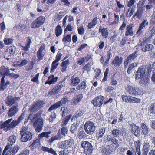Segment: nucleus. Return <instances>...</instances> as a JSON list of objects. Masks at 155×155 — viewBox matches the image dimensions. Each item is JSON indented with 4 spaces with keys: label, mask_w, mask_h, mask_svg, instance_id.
I'll return each instance as SVG.
<instances>
[{
    "label": "nucleus",
    "mask_w": 155,
    "mask_h": 155,
    "mask_svg": "<svg viewBox=\"0 0 155 155\" xmlns=\"http://www.w3.org/2000/svg\"><path fill=\"white\" fill-rule=\"evenodd\" d=\"M15 141V136H9L8 145L4 148L2 155H15L18 151L19 149L18 146L15 145L13 147H11Z\"/></svg>",
    "instance_id": "f257e3e1"
},
{
    "label": "nucleus",
    "mask_w": 155,
    "mask_h": 155,
    "mask_svg": "<svg viewBox=\"0 0 155 155\" xmlns=\"http://www.w3.org/2000/svg\"><path fill=\"white\" fill-rule=\"evenodd\" d=\"M69 100L68 97L65 96L59 101L54 104L53 105L51 106L48 109V111L51 112L52 110H56L59 108L61 106H63L68 103Z\"/></svg>",
    "instance_id": "f03ea898"
},
{
    "label": "nucleus",
    "mask_w": 155,
    "mask_h": 155,
    "mask_svg": "<svg viewBox=\"0 0 155 155\" xmlns=\"http://www.w3.org/2000/svg\"><path fill=\"white\" fill-rule=\"evenodd\" d=\"M81 146L84 149V153L86 155H91L93 150L92 144L88 141H84Z\"/></svg>",
    "instance_id": "7ed1b4c3"
},
{
    "label": "nucleus",
    "mask_w": 155,
    "mask_h": 155,
    "mask_svg": "<svg viewBox=\"0 0 155 155\" xmlns=\"http://www.w3.org/2000/svg\"><path fill=\"white\" fill-rule=\"evenodd\" d=\"M126 89L129 94L133 96H137L141 94L140 89L137 87L127 84Z\"/></svg>",
    "instance_id": "20e7f679"
},
{
    "label": "nucleus",
    "mask_w": 155,
    "mask_h": 155,
    "mask_svg": "<svg viewBox=\"0 0 155 155\" xmlns=\"http://www.w3.org/2000/svg\"><path fill=\"white\" fill-rule=\"evenodd\" d=\"M149 23L148 21L146 19H145L139 24L138 30L136 33L137 37L141 35L143 33L144 29L148 26Z\"/></svg>",
    "instance_id": "39448f33"
},
{
    "label": "nucleus",
    "mask_w": 155,
    "mask_h": 155,
    "mask_svg": "<svg viewBox=\"0 0 155 155\" xmlns=\"http://www.w3.org/2000/svg\"><path fill=\"white\" fill-rule=\"evenodd\" d=\"M96 127L92 121H87L84 125V129L85 131L88 134H92L95 130Z\"/></svg>",
    "instance_id": "423d86ee"
},
{
    "label": "nucleus",
    "mask_w": 155,
    "mask_h": 155,
    "mask_svg": "<svg viewBox=\"0 0 155 155\" xmlns=\"http://www.w3.org/2000/svg\"><path fill=\"white\" fill-rule=\"evenodd\" d=\"M74 144V142L73 140L72 139H70L58 143V146L59 148L63 149H66L71 147Z\"/></svg>",
    "instance_id": "0eeeda50"
},
{
    "label": "nucleus",
    "mask_w": 155,
    "mask_h": 155,
    "mask_svg": "<svg viewBox=\"0 0 155 155\" xmlns=\"http://www.w3.org/2000/svg\"><path fill=\"white\" fill-rule=\"evenodd\" d=\"M45 17L43 16H40L35 20L31 24L32 28H36L40 27L43 25L45 21Z\"/></svg>",
    "instance_id": "6e6552de"
},
{
    "label": "nucleus",
    "mask_w": 155,
    "mask_h": 155,
    "mask_svg": "<svg viewBox=\"0 0 155 155\" xmlns=\"http://www.w3.org/2000/svg\"><path fill=\"white\" fill-rule=\"evenodd\" d=\"M44 104L43 101L38 100L31 105L29 110L31 112H35V111H37L42 107Z\"/></svg>",
    "instance_id": "1a4fd4ad"
},
{
    "label": "nucleus",
    "mask_w": 155,
    "mask_h": 155,
    "mask_svg": "<svg viewBox=\"0 0 155 155\" xmlns=\"http://www.w3.org/2000/svg\"><path fill=\"white\" fill-rule=\"evenodd\" d=\"M43 125V119L41 117L38 119L34 123V126L35 127L36 132H40L42 129Z\"/></svg>",
    "instance_id": "9d476101"
},
{
    "label": "nucleus",
    "mask_w": 155,
    "mask_h": 155,
    "mask_svg": "<svg viewBox=\"0 0 155 155\" xmlns=\"http://www.w3.org/2000/svg\"><path fill=\"white\" fill-rule=\"evenodd\" d=\"M20 97H15L12 95H8L5 99V103L7 106H11L14 103L17 104L15 101L19 100Z\"/></svg>",
    "instance_id": "9b49d317"
},
{
    "label": "nucleus",
    "mask_w": 155,
    "mask_h": 155,
    "mask_svg": "<svg viewBox=\"0 0 155 155\" xmlns=\"http://www.w3.org/2000/svg\"><path fill=\"white\" fill-rule=\"evenodd\" d=\"M104 97L101 95L98 96L92 100L91 103L96 107H101L104 103Z\"/></svg>",
    "instance_id": "f8f14e48"
},
{
    "label": "nucleus",
    "mask_w": 155,
    "mask_h": 155,
    "mask_svg": "<svg viewBox=\"0 0 155 155\" xmlns=\"http://www.w3.org/2000/svg\"><path fill=\"white\" fill-rule=\"evenodd\" d=\"M146 67H139L135 73V78L136 80H139L145 75Z\"/></svg>",
    "instance_id": "ddd939ff"
},
{
    "label": "nucleus",
    "mask_w": 155,
    "mask_h": 155,
    "mask_svg": "<svg viewBox=\"0 0 155 155\" xmlns=\"http://www.w3.org/2000/svg\"><path fill=\"white\" fill-rule=\"evenodd\" d=\"M83 97V95L82 93L76 95L72 100L71 104L75 106L77 105L80 102Z\"/></svg>",
    "instance_id": "4468645a"
},
{
    "label": "nucleus",
    "mask_w": 155,
    "mask_h": 155,
    "mask_svg": "<svg viewBox=\"0 0 155 155\" xmlns=\"http://www.w3.org/2000/svg\"><path fill=\"white\" fill-rule=\"evenodd\" d=\"M18 111V104H16V105L12 106L10 108L8 112V117H11L15 116Z\"/></svg>",
    "instance_id": "2eb2a0df"
},
{
    "label": "nucleus",
    "mask_w": 155,
    "mask_h": 155,
    "mask_svg": "<svg viewBox=\"0 0 155 155\" xmlns=\"http://www.w3.org/2000/svg\"><path fill=\"white\" fill-rule=\"evenodd\" d=\"M12 120V118L9 119L3 123L0 122V129H3L4 130H8L10 129L9 123Z\"/></svg>",
    "instance_id": "dca6fc26"
},
{
    "label": "nucleus",
    "mask_w": 155,
    "mask_h": 155,
    "mask_svg": "<svg viewBox=\"0 0 155 155\" xmlns=\"http://www.w3.org/2000/svg\"><path fill=\"white\" fill-rule=\"evenodd\" d=\"M10 82L8 81L5 82V77L2 76L1 80V83H0V91H3L8 86Z\"/></svg>",
    "instance_id": "f3484780"
},
{
    "label": "nucleus",
    "mask_w": 155,
    "mask_h": 155,
    "mask_svg": "<svg viewBox=\"0 0 155 155\" xmlns=\"http://www.w3.org/2000/svg\"><path fill=\"white\" fill-rule=\"evenodd\" d=\"M131 132L135 136H138L140 133V128L138 126H136L134 123L131 124L130 126Z\"/></svg>",
    "instance_id": "a211bd4d"
},
{
    "label": "nucleus",
    "mask_w": 155,
    "mask_h": 155,
    "mask_svg": "<svg viewBox=\"0 0 155 155\" xmlns=\"http://www.w3.org/2000/svg\"><path fill=\"white\" fill-rule=\"evenodd\" d=\"M143 11L140 8L137 9L136 13L133 15L132 18L135 20L137 19L140 20L142 18Z\"/></svg>",
    "instance_id": "6ab92c4d"
},
{
    "label": "nucleus",
    "mask_w": 155,
    "mask_h": 155,
    "mask_svg": "<svg viewBox=\"0 0 155 155\" xmlns=\"http://www.w3.org/2000/svg\"><path fill=\"white\" fill-rule=\"evenodd\" d=\"M141 45L142 50L144 52L150 51L153 48V45L152 44H148L146 42H143Z\"/></svg>",
    "instance_id": "aec40b11"
},
{
    "label": "nucleus",
    "mask_w": 155,
    "mask_h": 155,
    "mask_svg": "<svg viewBox=\"0 0 155 155\" xmlns=\"http://www.w3.org/2000/svg\"><path fill=\"white\" fill-rule=\"evenodd\" d=\"M137 51H134L129 55L125 60L129 63L134 61L137 58L138 55L137 54Z\"/></svg>",
    "instance_id": "412c9836"
},
{
    "label": "nucleus",
    "mask_w": 155,
    "mask_h": 155,
    "mask_svg": "<svg viewBox=\"0 0 155 155\" xmlns=\"http://www.w3.org/2000/svg\"><path fill=\"white\" fill-rule=\"evenodd\" d=\"M133 24H130L127 26L126 28V31L125 33L126 36H132L133 35L134 33L133 30Z\"/></svg>",
    "instance_id": "4be33fe9"
},
{
    "label": "nucleus",
    "mask_w": 155,
    "mask_h": 155,
    "mask_svg": "<svg viewBox=\"0 0 155 155\" xmlns=\"http://www.w3.org/2000/svg\"><path fill=\"white\" fill-rule=\"evenodd\" d=\"M58 77H54V75H51L48 77V79L45 82V84H48L49 85L53 84L57 81Z\"/></svg>",
    "instance_id": "5701e85b"
},
{
    "label": "nucleus",
    "mask_w": 155,
    "mask_h": 155,
    "mask_svg": "<svg viewBox=\"0 0 155 155\" xmlns=\"http://www.w3.org/2000/svg\"><path fill=\"white\" fill-rule=\"evenodd\" d=\"M122 58L116 56L112 62V64L115 67L119 66L122 63Z\"/></svg>",
    "instance_id": "b1692460"
},
{
    "label": "nucleus",
    "mask_w": 155,
    "mask_h": 155,
    "mask_svg": "<svg viewBox=\"0 0 155 155\" xmlns=\"http://www.w3.org/2000/svg\"><path fill=\"white\" fill-rule=\"evenodd\" d=\"M150 148V145L148 142H146L143 144L142 149V155H147Z\"/></svg>",
    "instance_id": "393cba45"
},
{
    "label": "nucleus",
    "mask_w": 155,
    "mask_h": 155,
    "mask_svg": "<svg viewBox=\"0 0 155 155\" xmlns=\"http://www.w3.org/2000/svg\"><path fill=\"white\" fill-rule=\"evenodd\" d=\"M21 136H32L33 133L28 130V127H23L20 131Z\"/></svg>",
    "instance_id": "a878e982"
},
{
    "label": "nucleus",
    "mask_w": 155,
    "mask_h": 155,
    "mask_svg": "<svg viewBox=\"0 0 155 155\" xmlns=\"http://www.w3.org/2000/svg\"><path fill=\"white\" fill-rule=\"evenodd\" d=\"M71 85L75 86L77 85L80 82V80L78 77L74 76L71 78Z\"/></svg>",
    "instance_id": "bb28decb"
},
{
    "label": "nucleus",
    "mask_w": 155,
    "mask_h": 155,
    "mask_svg": "<svg viewBox=\"0 0 155 155\" xmlns=\"http://www.w3.org/2000/svg\"><path fill=\"white\" fill-rule=\"evenodd\" d=\"M99 31L101 33L102 36L105 38L108 37V31L107 28L102 29V27L101 26L99 29Z\"/></svg>",
    "instance_id": "cd10ccee"
},
{
    "label": "nucleus",
    "mask_w": 155,
    "mask_h": 155,
    "mask_svg": "<svg viewBox=\"0 0 155 155\" xmlns=\"http://www.w3.org/2000/svg\"><path fill=\"white\" fill-rule=\"evenodd\" d=\"M31 43V41L30 37L28 38L27 43L25 45H21V46L23 48L22 50L25 51H27L29 50V48L30 47V45Z\"/></svg>",
    "instance_id": "c85d7f7f"
},
{
    "label": "nucleus",
    "mask_w": 155,
    "mask_h": 155,
    "mask_svg": "<svg viewBox=\"0 0 155 155\" xmlns=\"http://www.w3.org/2000/svg\"><path fill=\"white\" fill-rule=\"evenodd\" d=\"M141 128L143 134V135H147L149 133L150 131L149 129L145 123H143L141 124Z\"/></svg>",
    "instance_id": "c756f323"
},
{
    "label": "nucleus",
    "mask_w": 155,
    "mask_h": 155,
    "mask_svg": "<svg viewBox=\"0 0 155 155\" xmlns=\"http://www.w3.org/2000/svg\"><path fill=\"white\" fill-rule=\"evenodd\" d=\"M97 17L95 18L90 22L88 23L87 26L88 29H91L96 26L97 24Z\"/></svg>",
    "instance_id": "7c9ffc66"
},
{
    "label": "nucleus",
    "mask_w": 155,
    "mask_h": 155,
    "mask_svg": "<svg viewBox=\"0 0 155 155\" xmlns=\"http://www.w3.org/2000/svg\"><path fill=\"white\" fill-rule=\"evenodd\" d=\"M102 150L103 153L106 155L110 154L113 151L112 147L109 146L103 148Z\"/></svg>",
    "instance_id": "2f4dec72"
},
{
    "label": "nucleus",
    "mask_w": 155,
    "mask_h": 155,
    "mask_svg": "<svg viewBox=\"0 0 155 155\" xmlns=\"http://www.w3.org/2000/svg\"><path fill=\"white\" fill-rule=\"evenodd\" d=\"M79 121H77L76 123L72 124L71 127L70 131L72 133H76L77 128L78 127Z\"/></svg>",
    "instance_id": "473e14b6"
},
{
    "label": "nucleus",
    "mask_w": 155,
    "mask_h": 155,
    "mask_svg": "<svg viewBox=\"0 0 155 155\" xmlns=\"http://www.w3.org/2000/svg\"><path fill=\"white\" fill-rule=\"evenodd\" d=\"M134 6H133L132 7L130 8L127 11L126 13V15L127 17L130 18L134 14L135 11V8H134Z\"/></svg>",
    "instance_id": "72a5a7b5"
},
{
    "label": "nucleus",
    "mask_w": 155,
    "mask_h": 155,
    "mask_svg": "<svg viewBox=\"0 0 155 155\" xmlns=\"http://www.w3.org/2000/svg\"><path fill=\"white\" fill-rule=\"evenodd\" d=\"M138 64V63L134 62L130 64L127 71V73L129 74H130L132 72L133 69L135 67H137V66Z\"/></svg>",
    "instance_id": "f704fd0d"
},
{
    "label": "nucleus",
    "mask_w": 155,
    "mask_h": 155,
    "mask_svg": "<svg viewBox=\"0 0 155 155\" xmlns=\"http://www.w3.org/2000/svg\"><path fill=\"white\" fill-rule=\"evenodd\" d=\"M62 32V30L60 26L58 25L55 28V34L57 37L60 35Z\"/></svg>",
    "instance_id": "c9c22d12"
},
{
    "label": "nucleus",
    "mask_w": 155,
    "mask_h": 155,
    "mask_svg": "<svg viewBox=\"0 0 155 155\" xmlns=\"http://www.w3.org/2000/svg\"><path fill=\"white\" fill-rule=\"evenodd\" d=\"M58 62V61L55 60L52 63L50 70V72L51 73H52L54 71V70L57 68V67L59 63Z\"/></svg>",
    "instance_id": "e433bc0d"
},
{
    "label": "nucleus",
    "mask_w": 155,
    "mask_h": 155,
    "mask_svg": "<svg viewBox=\"0 0 155 155\" xmlns=\"http://www.w3.org/2000/svg\"><path fill=\"white\" fill-rule=\"evenodd\" d=\"M87 87V84L86 82L85 81H84L81 82L80 84L79 85L77 86L76 89L78 90H80V89H84Z\"/></svg>",
    "instance_id": "4c0bfd02"
},
{
    "label": "nucleus",
    "mask_w": 155,
    "mask_h": 155,
    "mask_svg": "<svg viewBox=\"0 0 155 155\" xmlns=\"http://www.w3.org/2000/svg\"><path fill=\"white\" fill-rule=\"evenodd\" d=\"M140 83L144 86L147 85L149 83V81L145 76L140 78Z\"/></svg>",
    "instance_id": "58836bf2"
},
{
    "label": "nucleus",
    "mask_w": 155,
    "mask_h": 155,
    "mask_svg": "<svg viewBox=\"0 0 155 155\" xmlns=\"http://www.w3.org/2000/svg\"><path fill=\"white\" fill-rule=\"evenodd\" d=\"M40 142L38 139H37L34 141L33 143L30 145V147L32 149H34L35 148H38L40 146Z\"/></svg>",
    "instance_id": "ea45409f"
},
{
    "label": "nucleus",
    "mask_w": 155,
    "mask_h": 155,
    "mask_svg": "<svg viewBox=\"0 0 155 155\" xmlns=\"http://www.w3.org/2000/svg\"><path fill=\"white\" fill-rule=\"evenodd\" d=\"M71 115H69L65 117L63 120L62 123H61V126L63 127H65V126L67 125L68 123L69 120L71 117Z\"/></svg>",
    "instance_id": "a19ab883"
},
{
    "label": "nucleus",
    "mask_w": 155,
    "mask_h": 155,
    "mask_svg": "<svg viewBox=\"0 0 155 155\" xmlns=\"http://www.w3.org/2000/svg\"><path fill=\"white\" fill-rule=\"evenodd\" d=\"M71 34H68L66 36H64L62 39V41L64 42V43L71 42Z\"/></svg>",
    "instance_id": "79ce46f5"
},
{
    "label": "nucleus",
    "mask_w": 155,
    "mask_h": 155,
    "mask_svg": "<svg viewBox=\"0 0 155 155\" xmlns=\"http://www.w3.org/2000/svg\"><path fill=\"white\" fill-rule=\"evenodd\" d=\"M16 50V48L14 46H11L8 48L7 49V52L10 54V55H12L15 53Z\"/></svg>",
    "instance_id": "37998d69"
},
{
    "label": "nucleus",
    "mask_w": 155,
    "mask_h": 155,
    "mask_svg": "<svg viewBox=\"0 0 155 155\" xmlns=\"http://www.w3.org/2000/svg\"><path fill=\"white\" fill-rule=\"evenodd\" d=\"M61 110L62 112V117L65 116L69 112L68 109L66 107H63L61 108Z\"/></svg>",
    "instance_id": "c03bdc74"
},
{
    "label": "nucleus",
    "mask_w": 155,
    "mask_h": 155,
    "mask_svg": "<svg viewBox=\"0 0 155 155\" xmlns=\"http://www.w3.org/2000/svg\"><path fill=\"white\" fill-rule=\"evenodd\" d=\"M68 131V130L67 127H62L61 130L59 131V133L60 134L59 136H61V135L65 136V135L67 134Z\"/></svg>",
    "instance_id": "a18cd8bd"
},
{
    "label": "nucleus",
    "mask_w": 155,
    "mask_h": 155,
    "mask_svg": "<svg viewBox=\"0 0 155 155\" xmlns=\"http://www.w3.org/2000/svg\"><path fill=\"white\" fill-rule=\"evenodd\" d=\"M148 1L149 2L148 3L146 6L145 8L146 10L149 11L153 8V0H148Z\"/></svg>",
    "instance_id": "49530a36"
},
{
    "label": "nucleus",
    "mask_w": 155,
    "mask_h": 155,
    "mask_svg": "<svg viewBox=\"0 0 155 155\" xmlns=\"http://www.w3.org/2000/svg\"><path fill=\"white\" fill-rule=\"evenodd\" d=\"M137 144V146L136 148V152L138 155H141V153L140 151V147L141 145V143L139 140L136 142V144Z\"/></svg>",
    "instance_id": "de8ad7c7"
},
{
    "label": "nucleus",
    "mask_w": 155,
    "mask_h": 155,
    "mask_svg": "<svg viewBox=\"0 0 155 155\" xmlns=\"http://www.w3.org/2000/svg\"><path fill=\"white\" fill-rule=\"evenodd\" d=\"M106 138V140H107L110 143H113L114 144H116L118 142V141L113 137L110 138L109 136H107Z\"/></svg>",
    "instance_id": "09e8293b"
},
{
    "label": "nucleus",
    "mask_w": 155,
    "mask_h": 155,
    "mask_svg": "<svg viewBox=\"0 0 155 155\" xmlns=\"http://www.w3.org/2000/svg\"><path fill=\"white\" fill-rule=\"evenodd\" d=\"M41 149L43 151L45 152H48L53 154L55 153V151L51 148H49L47 147L43 146Z\"/></svg>",
    "instance_id": "8fccbe9b"
},
{
    "label": "nucleus",
    "mask_w": 155,
    "mask_h": 155,
    "mask_svg": "<svg viewBox=\"0 0 155 155\" xmlns=\"http://www.w3.org/2000/svg\"><path fill=\"white\" fill-rule=\"evenodd\" d=\"M17 28L20 31H23L26 29L27 26L25 25L20 24L17 25Z\"/></svg>",
    "instance_id": "3c124183"
},
{
    "label": "nucleus",
    "mask_w": 155,
    "mask_h": 155,
    "mask_svg": "<svg viewBox=\"0 0 155 155\" xmlns=\"http://www.w3.org/2000/svg\"><path fill=\"white\" fill-rule=\"evenodd\" d=\"M56 115L55 112H51V114L49 118L48 119L49 121L50 122H52L54 121L55 119L56 118Z\"/></svg>",
    "instance_id": "603ef678"
},
{
    "label": "nucleus",
    "mask_w": 155,
    "mask_h": 155,
    "mask_svg": "<svg viewBox=\"0 0 155 155\" xmlns=\"http://www.w3.org/2000/svg\"><path fill=\"white\" fill-rule=\"evenodd\" d=\"M32 136H21V140L23 142H26L28 140H31Z\"/></svg>",
    "instance_id": "864d4df0"
},
{
    "label": "nucleus",
    "mask_w": 155,
    "mask_h": 155,
    "mask_svg": "<svg viewBox=\"0 0 155 155\" xmlns=\"http://www.w3.org/2000/svg\"><path fill=\"white\" fill-rule=\"evenodd\" d=\"M130 102L134 103H139L141 101V100L136 97H131L130 98Z\"/></svg>",
    "instance_id": "5fc2aeb1"
},
{
    "label": "nucleus",
    "mask_w": 155,
    "mask_h": 155,
    "mask_svg": "<svg viewBox=\"0 0 155 155\" xmlns=\"http://www.w3.org/2000/svg\"><path fill=\"white\" fill-rule=\"evenodd\" d=\"M5 45H9L12 43L13 41L12 39L10 38H5L4 40Z\"/></svg>",
    "instance_id": "6e6d98bb"
},
{
    "label": "nucleus",
    "mask_w": 155,
    "mask_h": 155,
    "mask_svg": "<svg viewBox=\"0 0 155 155\" xmlns=\"http://www.w3.org/2000/svg\"><path fill=\"white\" fill-rule=\"evenodd\" d=\"M19 123L18 122V121L17 120H13V121H12L11 123L10 124L9 123V125L10 128H13L15 127L17 125L19 124Z\"/></svg>",
    "instance_id": "4d7b16f0"
},
{
    "label": "nucleus",
    "mask_w": 155,
    "mask_h": 155,
    "mask_svg": "<svg viewBox=\"0 0 155 155\" xmlns=\"http://www.w3.org/2000/svg\"><path fill=\"white\" fill-rule=\"evenodd\" d=\"M114 20L113 22L112 23V24L116 25L118 24L119 21V17L118 15H116L114 13Z\"/></svg>",
    "instance_id": "13d9d810"
},
{
    "label": "nucleus",
    "mask_w": 155,
    "mask_h": 155,
    "mask_svg": "<svg viewBox=\"0 0 155 155\" xmlns=\"http://www.w3.org/2000/svg\"><path fill=\"white\" fill-rule=\"evenodd\" d=\"M78 31L79 34L82 35L84 34V26L83 25H81L80 27H78Z\"/></svg>",
    "instance_id": "bf43d9fd"
},
{
    "label": "nucleus",
    "mask_w": 155,
    "mask_h": 155,
    "mask_svg": "<svg viewBox=\"0 0 155 155\" xmlns=\"http://www.w3.org/2000/svg\"><path fill=\"white\" fill-rule=\"evenodd\" d=\"M149 110L151 113L155 114V103L152 104L149 107Z\"/></svg>",
    "instance_id": "052dcab7"
},
{
    "label": "nucleus",
    "mask_w": 155,
    "mask_h": 155,
    "mask_svg": "<svg viewBox=\"0 0 155 155\" xmlns=\"http://www.w3.org/2000/svg\"><path fill=\"white\" fill-rule=\"evenodd\" d=\"M30 112L31 113L29 115V117L28 119H30L31 120H34L36 118V116H37L38 114H35V115L34 114H33V113L34 112Z\"/></svg>",
    "instance_id": "680f3d73"
},
{
    "label": "nucleus",
    "mask_w": 155,
    "mask_h": 155,
    "mask_svg": "<svg viewBox=\"0 0 155 155\" xmlns=\"http://www.w3.org/2000/svg\"><path fill=\"white\" fill-rule=\"evenodd\" d=\"M131 97V96H124L123 95L122 96V98L124 101L128 102H130V100Z\"/></svg>",
    "instance_id": "e2e57ef3"
},
{
    "label": "nucleus",
    "mask_w": 155,
    "mask_h": 155,
    "mask_svg": "<svg viewBox=\"0 0 155 155\" xmlns=\"http://www.w3.org/2000/svg\"><path fill=\"white\" fill-rule=\"evenodd\" d=\"M70 153V151L67 149H64L63 150L61 151L59 153V155H68Z\"/></svg>",
    "instance_id": "0e129e2a"
},
{
    "label": "nucleus",
    "mask_w": 155,
    "mask_h": 155,
    "mask_svg": "<svg viewBox=\"0 0 155 155\" xmlns=\"http://www.w3.org/2000/svg\"><path fill=\"white\" fill-rule=\"evenodd\" d=\"M25 112H24L19 117L17 120L19 123H20L24 119L25 116Z\"/></svg>",
    "instance_id": "69168bd1"
},
{
    "label": "nucleus",
    "mask_w": 155,
    "mask_h": 155,
    "mask_svg": "<svg viewBox=\"0 0 155 155\" xmlns=\"http://www.w3.org/2000/svg\"><path fill=\"white\" fill-rule=\"evenodd\" d=\"M58 92L57 90L54 87L49 92L48 94L51 95H54Z\"/></svg>",
    "instance_id": "338daca9"
},
{
    "label": "nucleus",
    "mask_w": 155,
    "mask_h": 155,
    "mask_svg": "<svg viewBox=\"0 0 155 155\" xmlns=\"http://www.w3.org/2000/svg\"><path fill=\"white\" fill-rule=\"evenodd\" d=\"M112 133L114 136H118L120 134L121 131L119 129H115L112 130Z\"/></svg>",
    "instance_id": "774afa93"
}]
</instances>
